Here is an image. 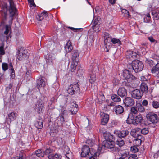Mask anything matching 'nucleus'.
<instances>
[{"mask_svg":"<svg viewBox=\"0 0 159 159\" xmlns=\"http://www.w3.org/2000/svg\"><path fill=\"white\" fill-rule=\"evenodd\" d=\"M65 49L66 52H70L73 49V47L71 44V43L70 40H69L67 43L65 47Z\"/></svg>","mask_w":159,"mask_h":159,"instance_id":"b1692460","label":"nucleus"},{"mask_svg":"<svg viewBox=\"0 0 159 159\" xmlns=\"http://www.w3.org/2000/svg\"><path fill=\"white\" fill-rule=\"evenodd\" d=\"M99 21L98 20V18H96L94 20L93 22L92 25H99Z\"/></svg>","mask_w":159,"mask_h":159,"instance_id":"338daca9","label":"nucleus"},{"mask_svg":"<svg viewBox=\"0 0 159 159\" xmlns=\"http://www.w3.org/2000/svg\"><path fill=\"white\" fill-rule=\"evenodd\" d=\"M140 137H137L136 139H134L133 142L136 144L137 146H139L140 145L141 143L142 140L140 139Z\"/></svg>","mask_w":159,"mask_h":159,"instance_id":"49530a36","label":"nucleus"},{"mask_svg":"<svg viewBox=\"0 0 159 159\" xmlns=\"http://www.w3.org/2000/svg\"><path fill=\"white\" fill-rule=\"evenodd\" d=\"M100 115L101 119H109V116L108 114L104 112H101Z\"/></svg>","mask_w":159,"mask_h":159,"instance_id":"c9c22d12","label":"nucleus"},{"mask_svg":"<svg viewBox=\"0 0 159 159\" xmlns=\"http://www.w3.org/2000/svg\"><path fill=\"white\" fill-rule=\"evenodd\" d=\"M17 116V114L14 112H12L8 114L7 117V119H16Z\"/></svg>","mask_w":159,"mask_h":159,"instance_id":"72a5a7b5","label":"nucleus"},{"mask_svg":"<svg viewBox=\"0 0 159 159\" xmlns=\"http://www.w3.org/2000/svg\"><path fill=\"white\" fill-rule=\"evenodd\" d=\"M48 15L47 11H44L39 15L36 16V18L38 21H41L44 18H46L48 16Z\"/></svg>","mask_w":159,"mask_h":159,"instance_id":"f3484780","label":"nucleus"},{"mask_svg":"<svg viewBox=\"0 0 159 159\" xmlns=\"http://www.w3.org/2000/svg\"><path fill=\"white\" fill-rule=\"evenodd\" d=\"M0 53L2 55H4L5 53L3 45L0 46Z\"/></svg>","mask_w":159,"mask_h":159,"instance_id":"69168bd1","label":"nucleus"},{"mask_svg":"<svg viewBox=\"0 0 159 159\" xmlns=\"http://www.w3.org/2000/svg\"><path fill=\"white\" fill-rule=\"evenodd\" d=\"M82 151L81 155L82 157H84L87 156H89L90 154L92 155L90 152V148L89 146L87 145L84 146L82 149Z\"/></svg>","mask_w":159,"mask_h":159,"instance_id":"f8f14e48","label":"nucleus"},{"mask_svg":"<svg viewBox=\"0 0 159 159\" xmlns=\"http://www.w3.org/2000/svg\"><path fill=\"white\" fill-rule=\"evenodd\" d=\"M131 113H132L134 115H136L138 112V110L137 107L135 106L132 107L130 109Z\"/></svg>","mask_w":159,"mask_h":159,"instance_id":"603ef678","label":"nucleus"},{"mask_svg":"<svg viewBox=\"0 0 159 159\" xmlns=\"http://www.w3.org/2000/svg\"><path fill=\"white\" fill-rule=\"evenodd\" d=\"M89 82L92 84L96 80V77L95 73H93L90 74V79H89Z\"/></svg>","mask_w":159,"mask_h":159,"instance_id":"4c0bfd02","label":"nucleus"},{"mask_svg":"<svg viewBox=\"0 0 159 159\" xmlns=\"http://www.w3.org/2000/svg\"><path fill=\"white\" fill-rule=\"evenodd\" d=\"M111 41L113 44H117L118 45H121V41L120 40L116 38H113L111 39Z\"/></svg>","mask_w":159,"mask_h":159,"instance_id":"79ce46f5","label":"nucleus"},{"mask_svg":"<svg viewBox=\"0 0 159 159\" xmlns=\"http://www.w3.org/2000/svg\"><path fill=\"white\" fill-rule=\"evenodd\" d=\"M2 68L4 71H5L8 68V64L6 63H3L2 64Z\"/></svg>","mask_w":159,"mask_h":159,"instance_id":"864d4df0","label":"nucleus"},{"mask_svg":"<svg viewBox=\"0 0 159 159\" xmlns=\"http://www.w3.org/2000/svg\"><path fill=\"white\" fill-rule=\"evenodd\" d=\"M135 115L134 114L132 113H130L128 116L127 119H134L135 118Z\"/></svg>","mask_w":159,"mask_h":159,"instance_id":"052dcab7","label":"nucleus"},{"mask_svg":"<svg viewBox=\"0 0 159 159\" xmlns=\"http://www.w3.org/2000/svg\"><path fill=\"white\" fill-rule=\"evenodd\" d=\"M158 120H145L144 124L146 126L150 125L155 127V124L158 122Z\"/></svg>","mask_w":159,"mask_h":159,"instance_id":"5701e85b","label":"nucleus"},{"mask_svg":"<svg viewBox=\"0 0 159 159\" xmlns=\"http://www.w3.org/2000/svg\"><path fill=\"white\" fill-rule=\"evenodd\" d=\"M114 110L116 114H121L124 111L123 107L120 105H118L115 106Z\"/></svg>","mask_w":159,"mask_h":159,"instance_id":"4be33fe9","label":"nucleus"},{"mask_svg":"<svg viewBox=\"0 0 159 159\" xmlns=\"http://www.w3.org/2000/svg\"><path fill=\"white\" fill-rule=\"evenodd\" d=\"M140 129L137 128L133 129L130 132V134L133 137L136 138L137 137H141L140 135Z\"/></svg>","mask_w":159,"mask_h":159,"instance_id":"2eb2a0df","label":"nucleus"},{"mask_svg":"<svg viewBox=\"0 0 159 159\" xmlns=\"http://www.w3.org/2000/svg\"><path fill=\"white\" fill-rule=\"evenodd\" d=\"M125 55L126 58L128 59H136L137 58L138 56L137 53L131 50L127 51L125 52Z\"/></svg>","mask_w":159,"mask_h":159,"instance_id":"ddd939ff","label":"nucleus"},{"mask_svg":"<svg viewBox=\"0 0 159 159\" xmlns=\"http://www.w3.org/2000/svg\"><path fill=\"white\" fill-rule=\"evenodd\" d=\"M111 99L114 102H119L120 101L121 99L120 97L115 94H113L111 96Z\"/></svg>","mask_w":159,"mask_h":159,"instance_id":"7c9ffc66","label":"nucleus"},{"mask_svg":"<svg viewBox=\"0 0 159 159\" xmlns=\"http://www.w3.org/2000/svg\"><path fill=\"white\" fill-rule=\"evenodd\" d=\"M116 144L120 147L123 146L125 144L124 141L121 138H119L116 141Z\"/></svg>","mask_w":159,"mask_h":159,"instance_id":"ea45409f","label":"nucleus"},{"mask_svg":"<svg viewBox=\"0 0 159 159\" xmlns=\"http://www.w3.org/2000/svg\"><path fill=\"white\" fill-rule=\"evenodd\" d=\"M131 66V69L136 73L142 71L144 67V65L142 62L138 60L133 61L132 62ZM129 69H131L129 68Z\"/></svg>","mask_w":159,"mask_h":159,"instance_id":"f257e3e1","label":"nucleus"},{"mask_svg":"<svg viewBox=\"0 0 159 159\" xmlns=\"http://www.w3.org/2000/svg\"><path fill=\"white\" fill-rule=\"evenodd\" d=\"M100 26L99 25H92V27L93 30L96 32H98L100 31Z\"/></svg>","mask_w":159,"mask_h":159,"instance_id":"de8ad7c7","label":"nucleus"},{"mask_svg":"<svg viewBox=\"0 0 159 159\" xmlns=\"http://www.w3.org/2000/svg\"><path fill=\"white\" fill-rule=\"evenodd\" d=\"M159 69V62L157 63L151 69V71L152 73H154L156 70V69Z\"/></svg>","mask_w":159,"mask_h":159,"instance_id":"3c124183","label":"nucleus"},{"mask_svg":"<svg viewBox=\"0 0 159 159\" xmlns=\"http://www.w3.org/2000/svg\"><path fill=\"white\" fill-rule=\"evenodd\" d=\"M45 85V82L44 79L42 78L38 79L37 81L36 87L38 89L41 87H44Z\"/></svg>","mask_w":159,"mask_h":159,"instance_id":"aec40b11","label":"nucleus"},{"mask_svg":"<svg viewBox=\"0 0 159 159\" xmlns=\"http://www.w3.org/2000/svg\"><path fill=\"white\" fill-rule=\"evenodd\" d=\"M143 94V92H142L140 90L137 89L133 91L131 94L133 98L137 99H140Z\"/></svg>","mask_w":159,"mask_h":159,"instance_id":"9d476101","label":"nucleus"},{"mask_svg":"<svg viewBox=\"0 0 159 159\" xmlns=\"http://www.w3.org/2000/svg\"><path fill=\"white\" fill-rule=\"evenodd\" d=\"M115 142L114 141H109L108 140H105L103 143V145L104 147L107 148L113 149L115 148Z\"/></svg>","mask_w":159,"mask_h":159,"instance_id":"4468645a","label":"nucleus"},{"mask_svg":"<svg viewBox=\"0 0 159 159\" xmlns=\"http://www.w3.org/2000/svg\"><path fill=\"white\" fill-rule=\"evenodd\" d=\"M151 20V17L149 13L147 14L144 18V21L146 23L149 22Z\"/></svg>","mask_w":159,"mask_h":159,"instance_id":"a18cd8bd","label":"nucleus"},{"mask_svg":"<svg viewBox=\"0 0 159 159\" xmlns=\"http://www.w3.org/2000/svg\"><path fill=\"white\" fill-rule=\"evenodd\" d=\"M13 86V84L12 83H10L6 87V90L7 92H8L10 91V89H11Z\"/></svg>","mask_w":159,"mask_h":159,"instance_id":"680f3d73","label":"nucleus"},{"mask_svg":"<svg viewBox=\"0 0 159 159\" xmlns=\"http://www.w3.org/2000/svg\"><path fill=\"white\" fill-rule=\"evenodd\" d=\"M121 12L124 13L126 16L128 17H130V15L129 14V11L125 9H122L121 10Z\"/></svg>","mask_w":159,"mask_h":159,"instance_id":"5fc2aeb1","label":"nucleus"},{"mask_svg":"<svg viewBox=\"0 0 159 159\" xmlns=\"http://www.w3.org/2000/svg\"><path fill=\"white\" fill-rule=\"evenodd\" d=\"M136 106L138 111L141 112H143L145 111V108L140 103H136Z\"/></svg>","mask_w":159,"mask_h":159,"instance_id":"473e14b6","label":"nucleus"},{"mask_svg":"<svg viewBox=\"0 0 159 159\" xmlns=\"http://www.w3.org/2000/svg\"><path fill=\"white\" fill-rule=\"evenodd\" d=\"M70 107L71 108L70 110V111L72 114H75L78 111V105L77 104L73 102L71 103Z\"/></svg>","mask_w":159,"mask_h":159,"instance_id":"393cba45","label":"nucleus"},{"mask_svg":"<svg viewBox=\"0 0 159 159\" xmlns=\"http://www.w3.org/2000/svg\"><path fill=\"white\" fill-rule=\"evenodd\" d=\"M53 150L50 148H47L45 151H43L44 155H48L50 153L52 152Z\"/></svg>","mask_w":159,"mask_h":159,"instance_id":"bf43d9fd","label":"nucleus"},{"mask_svg":"<svg viewBox=\"0 0 159 159\" xmlns=\"http://www.w3.org/2000/svg\"><path fill=\"white\" fill-rule=\"evenodd\" d=\"M5 30L4 32V34L7 35L11 29V26L10 25H5Z\"/></svg>","mask_w":159,"mask_h":159,"instance_id":"c03bdc74","label":"nucleus"},{"mask_svg":"<svg viewBox=\"0 0 159 159\" xmlns=\"http://www.w3.org/2000/svg\"><path fill=\"white\" fill-rule=\"evenodd\" d=\"M124 103L125 106L128 107L134 105L135 104V101L134 99L130 97H127L124 100Z\"/></svg>","mask_w":159,"mask_h":159,"instance_id":"9b49d317","label":"nucleus"},{"mask_svg":"<svg viewBox=\"0 0 159 159\" xmlns=\"http://www.w3.org/2000/svg\"><path fill=\"white\" fill-rule=\"evenodd\" d=\"M86 143L87 145L90 147L93 146L94 143L93 141L90 139H87Z\"/></svg>","mask_w":159,"mask_h":159,"instance_id":"6e6d98bb","label":"nucleus"},{"mask_svg":"<svg viewBox=\"0 0 159 159\" xmlns=\"http://www.w3.org/2000/svg\"><path fill=\"white\" fill-rule=\"evenodd\" d=\"M35 111L38 113H43L44 110V105L43 102L41 100L37 101L34 107Z\"/></svg>","mask_w":159,"mask_h":159,"instance_id":"423d86ee","label":"nucleus"},{"mask_svg":"<svg viewBox=\"0 0 159 159\" xmlns=\"http://www.w3.org/2000/svg\"><path fill=\"white\" fill-rule=\"evenodd\" d=\"M117 94L119 96L121 97L125 96L127 94L126 90L124 87H120L118 90Z\"/></svg>","mask_w":159,"mask_h":159,"instance_id":"a211bd4d","label":"nucleus"},{"mask_svg":"<svg viewBox=\"0 0 159 159\" xmlns=\"http://www.w3.org/2000/svg\"><path fill=\"white\" fill-rule=\"evenodd\" d=\"M61 108V109L59 110L60 112L59 116V118L61 119H65L67 118V116L68 115V112L66 110V107L64 106H60Z\"/></svg>","mask_w":159,"mask_h":159,"instance_id":"6e6552de","label":"nucleus"},{"mask_svg":"<svg viewBox=\"0 0 159 159\" xmlns=\"http://www.w3.org/2000/svg\"><path fill=\"white\" fill-rule=\"evenodd\" d=\"M46 62L48 64H52L53 63V61L55 58L51 55L48 54L45 57Z\"/></svg>","mask_w":159,"mask_h":159,"instance_id":"412c9836","label":"nucleus"},{"mask_svg":"<svg viewBox=\"0 0 159 159\" xmlns=\"http://www.w3.org/2000/svg\"><path fill=\"white\" fill-rule=\"evenodd\" d=\"M26 52L23 48L22 47L18 48L16 53L17 59L20 61L25 59L27 57V55L25 53Z\"/></svg>","mask_w":159,"mask_h":159,"instance_id":"7ed1b4c3","label":"nucleus"},{"mask_svg":"<svg viewBox=\"0 0 159 159\" xmlns=\"http://www.w3.org/2000/svg\"><path fill=\"white\" fill-rule=\"evenodd\" d=\"M114 133L119 138H124L126 136L129 134V132L127 130H123L121 131L115 130Z\"/></svg>","mask_w":159,"mask_h":159,"instance_id":"1a4fd4ad","label":"nucleus"},{"mask_svg":"<svg viewBox=\"0 0 159 159\" xmlns=\"http://www.w3.org/2000/svg\"><path fill=\"white\" fill-rule=\"evenodd\" d=\"M19 156H17L15 157H12L11 159H25V158L23 156V154L20 153L19 154Z\"/></svg>","mask_w":159,"mask_h":159,"instance_id":"4d7b16f0","label":"nucleus"},{"mask_svg":"<svg viewBox=\"0 0 159 159\" xmlns=\"http://www.w3.org/2000/svg\"><path fill=\"white\" fill-rule=\"evenodd\" d=\"M64 153H66L65 154V156L68 159H70V158L71 157L72 153L69 149V148L67 146H64Z\"/></svg>","mask_w":159,"mask_h":159,"instance_id":"a878e982","label":"nucleus"},{"mask_svg":"<svg viewBox=\"0 0 159 159\" xmlns=\"http://www.w3.org/2000/svg\"><path fill=\"white\" fill-rule=\"evenodd\" d=\"M141 91L143 93L146 94L148 92V87L147 83L145 82H143L141 84L140 87Z\"/></svg>","mask_w":159,"mask_h":159,"instance_id":"6ab92c4d","label":"nucleus"},{"mask_svg":"<svg viewBox=\"0 0 159 159\" xmlns=\"http://www.w3.org/2000/svg\"><path fill=\"white\" fill-rule=\"evenodd\" d=\"M9 70L11 71V77L12 79H14L15 77V72L13 66L11 62L9 64Z\"/></svg>","mask_w":159,"mask_h":159,"instance_id":"c756f323","label":"nucleus"},{"mask_svg":"<svg viewBox=\"0 0 159 159\" xmlns=\"http://www.w3.org/2000/svg\"><path fill=\"white\" fill-rule=\"evenodd\" d=\"M105 139L106 140L109 141H114V137L113 135L109 134H107L105 135H104Z\"/></svg>","mask_w":159,"mask_h":159,"instance_id":"f704fd0d","label":"nucleus"},{"mask_svg":"<svg viewBox=\"0 0 159 159\" xmlns=\"http://www.w3.org/2000/svg\"><path fill=\"white\" fill-rule=\"evenodd\" d=\"M149 105H152L153 107L155 108H157L159 107V102L156 101H153L152 104L151 102L149 103Z\"/></svg>","mask_w":159,"mask_h":159,"instance_id":"37998d69","label":"nucleus"},{"mask_svg":"<svg viewBox=\"0 0 159 159\" xmlns=\"http://www.w3.org/2000/svg\"><path fill=\"white\" fill-rule=\"evenodd\" d=\"M80 88L78 83L75 84H70L68 87L67 90V93L71 95H73L75 93L79 92Z\"/></svg>","mask_w":159,"mask_h":159,"instance_id":"20e7f679","label":"nucleus"},{"mask_svg":"<svg viewBox=\"0 0 159 159\" xmlns=\"http://www.w3.org/2000/svg\"><path fill=\"white\" fill-rule=\"evenodd\" d=\"M100 151L99 149H98L94 153V155H92V154L91 155V156L90 157H89V159H97L99 155H100Z\"/></svg>","mask_w":159,"mask_h":159,"instance_id":"58836bf2","label":"nucleus"},{"mask_svg":"<svg viewBox=\"0 0 159 159\" xmlns=\"http://www.w3.org/2000/svg\"><path fill=\"white\" fill-rule=\"evenodd\" d=\"M0 11L2 12L3 20H6L7 15V6L6 4L4 3L0 6Z\"/></svg>","mask_w":159,"mask_h":159,"instance_id":"0eeeda50","label":"nucleus"},{"mask_svg":"<svg viewBox=\"0 0 159 159\" xmlns=\"http://www.w3.org/2000/svg\"><path fill=\"white\" fill-rule=\"evenodd\" d=\"M152 14L155 20H158L159 19V11H153Z\"/></svg>","mask_w":159,"mask_h":159,"instance_id":"a19ab883","label":"nucleus"},{"mask_svg":"<svg viewBox=\"0 0 159 159\" xmlns=\"http://www.w3.org/2000/svg\"><path fill=\"white\" fill-rule=\"evenodd\" d=\"M35 126L38 129H41L43 126L42 120H39L35 123Z\"/></svg>","mask_w":159,"mask_h":159,"instance_id":"2f4dec72","label":"nucleus"},{"mask_svg":"<svg viewBox=\"0 0 159 159\" xmlns=\"http://www.w3.org/2000/svg\"><path fill=\"white\" fill-rule=\"evenodd\" d=\"M9 3V11L10 13V21L9 23H12L13 20V17L16 14L17 10L16 5L14 4L13 0H8Z\"/></svg>","mask_w":159,"mask_h":159,"instance_id":"f03ea898","label":"nucleus"},{"mask_svg":"<svg viewBox=\"0 0 159 159\" xmlns=\"http://www.w3.org/2000/svg\"><path fill=\"white\" fill-rule=\"evenodd\" d=\"M126 123L128 124H132L135 125L139 124L141 122L139 120H126Z\"/></svg>","mask_w":159,"mask_h":159,"instance_id":"cd10ccee","label":"nucleus"},{"mask_svg":"<svg viewBox=\"0 0 159 159\" xmlns=\"http://www.w3.org/2000/svg\"><path fill=\"white\" fill-rule=\"evenodd\" d=\"M123 76L129 82H131L135 78V77L131 73V70H125L123 71Z\"/></svg>","mask_w":159,"mask_h":159,"instance_id":"39448f33","label":"nucleus"},{"mask_svg":"<svg viewBox=\"0 0 159 159\" xmlns=\"http://www.w3.org/2000/svg\"><path fill=\"white\" fill-rule=\"evenodd\" d=\"M148 132V130L147 128H144L142 129H140V132L143 134H146Z\"/></svg>","mask_w":159,"mask_h":159,"instance_id":"13d9d810","label":"nucleus"},{"mask_svg":"<svg viewBox=\"0 0 159 159\" xmlns=\"http://www.w3.org/2000/svg\"><path fill=\"white\" fill-rule=\"evenodd\" d=\"M48 157L49 159H61V156L58 154H52L49 155Z\"/></svg>","mask_w":159,"mask_h":159,"instance_id":"c85d7f7f","label":"nucleus"},{"mask_svg":"<svg viewBox=\"0 0 159 159\" xmlns=\"http://www.w3.org/2000/svg\"><path fill=\"white\" fill-rule=\"evenodd\" d=\"M78 64V63H73L72 62V63L70 66L71 71V72H73L75 71Z\"/></svg>","mask_w":159,"mask_h":159,"instance_id":"09e8293b","label":"nucleus"},{"mask_svg":"<svg viewBox=\"0 0 159 159\" xmlns=\"http://www.w3.org/2000/svg\"><path fill=\"white\" fill-rule=\"evenodd\" d=\"M147 119H157V115L153 112H149L146 115Z\"/></svg>","mask_w":159,"mask_h":159,"instance_id":"bb28decb","label":"nucleus"},{"mask_svg":"<svg viewBox=\"0 0 159 159\" xmlns=\"http://www.w3.org/2000/svg\"><path fill=\"white\" fill-rule=\"evenodd\" d=\"M111 39L109 37H105L104 40V43L105 45H106V48H107V45L108 44H110V42L111 41Z\"/></svg>","mask_w":159,"mask_h":159,"instance_id":"8fccbe9b","label":"nucleus"},{"mask_svg":"<svg viewBox=\"0 0 159 159\" xmlns=\"http://www.w3.org/2000/svg\"><path fill=\"white\" fill-rule=\"evenodd\" d=\"M152 73L153 74L155 77L159 78V69H156L155 72Z\"/></svg>","mask_w":159,"mask_h":159,"instance_id":"774afa93","label":"nucleus"},{"mask_svg":"<svg viewBox=\"0 0 159 159\" xmlns=\"http://www.w3.org/2000/svg\"><path fill=\"white\" fill-rule=\"evenodd\" d=\"M34 155L39 157H43L44 156L43 151L41 150H38L35 151Z\"/></svg>","mask_w":159,"mask_h":159,"instance_id":"e433bc0d","label":"nucleus"},{"mask_svg":"<svg viewBox=\"0 0 159 159\" xmlns=\"http://www.w3.org/2000/svg\"><path fill=\"white\" fill-rule=\"evenodd\" d=\"M131 150L133 152L136 153L138 151V149L136 146H134L131 147Z\"/></svg>","mask_w":159,"mask_h":159,"instance_id":"0e129e2a","label":"nucleus"},{"mask_svg":"<svg viewBox=\"0 0 159 159\" xmlns=\"http://www.w3.org/2000/svg\"><path fill=\"white\" fill-rule=\"evenodd\" d=\"M68 28L71 29L72 31L74 32H79V31H81L82 30V28H75L72 27H68Z\"/></svg>","mask_w":159,"mask_h":159,"instance_id":"e2e57ef3","label":"nucleus"},{"mask_svg":"<svg viewBox=\"0 0 159 159\" xmlns=\"http://www.w3.org/2000/svg\"><path fill=\"white\" fill-rule=\"evenodd\" d=\"M71 59L73 63H78L79 60V55L77 51H75L72 53Z\"/></svg>","mask_w":159,"mask_h":159,"instance_id":"dca6fc26","label":"nucleus"}]
</instances>
